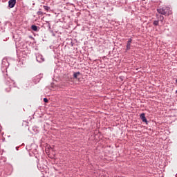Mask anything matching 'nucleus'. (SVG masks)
Returning <instances> with one entry per match:
<instances>
[{
    "mask_svg": "<svg viewBox=\"0 0 177 177\" xmlns=\"http://www.w3.org/2000/svg\"><path fill=\"white\" fill-rule=\"evenodd\" d=\"M43 8L46 12H49V10H50V7H48V6H44Z\"/></svg>",
    "mask_w": 177,
    "mask_h": 177,
    "instance_id": "obj_9",
    "label": "nucleus"
},
{
    "mask_svg": "<svg viewBox=\"0 0 177 177\" xmlns=\"http://www.w3.org/2000/svg\"><path fill=\"white\" fill-rule=\"evenodd\" d=\"M44 103H48V98H44Z\"/></svg>",
    "mask_w": 177,
    "mask_h": 177,
    "instance_id": "obj_14",
    "label": "nucleus"
},
{
    "mask_svg": "<svg viewBox=\"0 0 177 177\" xmlns=\"http://www.w3.org/2000/svg\"><path fill=\"white\" fill-rule=\"evenodd\" d=\"M132 42V39L129 38L128 39L127 44V48L126 50H129L131 49V43Z\"/></svg>",
    "mask_w": 177,
    "mask_h": 177,
    "instance_id": "obj_5",
    "label": "nucleus"
},
{
    "mask_svg": "<svg viewBox=\"0 0 177 177\" xmlns=\"http://www.w3.org/2000/svg\"><path fill=\"white\" fill-rule=\"evenodd\" d=\"M9 67V59L8 58H3L1 62V68L6 70Z\"/></svg>",
    "mask_w": 177,
    "mask_h": 177,
    "instance_id": "obj_2",
    "label": "nucleus"
},
{
    "mask_svg": "<svg viewBox=\"0 0 177 177\" xmlns=\"http://www.w3.org/2000/svg\"><path fill=\"white\" fill-rule=\"evenodd\" d=\"M31 28H32V31H38V27H37V26H35V25H32Z\"/></svg>",
    "mask_w": 177,
    "mask_h": 177,
    "instance_id": "obj_8",
    "label": "nucleus"
},
{
    "mask_svg": "<svg viewBox=\"0 0 177 177\" xmlns=\"http://www.w3.org/2000/svg\"><path fill=\"white\" fill-rule=\"evenodd\" d=\"M140 118L142 122H147V119H146V115H145V113H141Z\"/></svg>",
    "mask_w": 177,
    "mask_h": 177,
    "instance_id": "obj_6",
    "label": "nucleus"
},
{
    "mask_svg": "<svg viewBox=\"0 0 177 177\" xmlns=\"http://www.w3.org/2000/svg\"><path fill=\"white\" fill-rule=\"evenodd\" d=\"M10 89H9L8 91V92H10Z\"/></svg>",
    "mask_w": 177,
    "mask_h": 177,
    "instance_id": "obj_17",
    "label": "nucleus"
},
{
    "mask_svg": "<svg viewBox=\"0 0 177 177\" xmlns=\"http://www.w3.org/2000/svg\"><path fill=\"white\" fill-rule=\"evenodd\" d=\"M37 15H42V12H41V11L37 12Z\"/></svg>",
    "mask_w": 177,
    "mask_h": 177,
    "instance_id": "obj_15",
    "label": "nucleus"
},
{
    "mask_svg": "<svg viewBox=\"0 0 177 177\" xmlns=\"http://www.w3.org/2000/svg\"><path fill=\"white\" fill-rule=\"evenodd\" d=\"M15 5H16V0H10L8 1L9 8H15Z\"/></svg>",
    "mask_w": 177,
    "mask_h": 177,
    "instance_id": "obj_4",
    "label": "nucleus"
},
{
    "mask_svg": "<svg viewBox=\"0 0 177 177\" xmlns=\"http://www.w3.org/2000/svg\"><path fill=\"white\" fill-rule=\"evenodd\" d=\"M48 28H50V24H48Z\"/></svg>",
    "mask_w": 177,
    "mask_h": 177,
    "instance_id": "obj_16",
    "label": "nucleus"
},
{
    "mask_svg": "<svg viewBox=\"0 0 177 177\" xmlns=\"http://www.w3.org/2000/svg\"><path fill=\"white\" fill-rule=\"evenodd\" d=\"M158 13L160 15H171L172 13V10L169 7H162V8H159L157 10Z\"/></svg>",
    "mask_w": 177,
    "mask_h": 177,
    "instance_id": "obj_1",
    "label": "nucleus"
},
{
    "mask_svg": "<svg viewBox=\"0 0 177 177\" xmlns=\"http://www.w3.org/2000/svg\"><path fill=\"white\" fill-rule=\"evenodd\" d=\"M176 93H177V90L176 91Z\"/></svg>",
    "mask_w": 177,
    "mask_h": 177,
    "instance_id": "obj_18",
    "label": "nucleus"
},
{
    "mask_svg": "<svg viewBox=\"0 0 177 177\" xmlns=\"http://www.w3.org/2000/svg\"><path fill=\"white\" fill-rule=\"evenodd\" d=\"M159 20L160 21H164V16H160Z\"/></svg>",
    "mask_w": 177,
    "mask_h": 177,
    "instance_id": "obj_12",
    "label": "nucleus"
},
{
    "mask_svg": "<svg viewBox=\"0 0 177 177\" xmlns=\"http://www.w3.org/2000/svg\"><path fill=\"white\" fill-rule=\"evenodd\" d=\"M153 26H158V21H154Z\"/></svg>",
    "mask_w": 177,
    "mask_h": 177,
    "instance_id": "obj_13",
    "label": "nucleus"
},
{
    "mask_svg": "<svg viewBox=\"0 0 177 177\" xmlns=\"http://www.w3.org/2000/svg\"><path fill=\"white\" fill-rule=\"evenodd\" d=\"M10 86H12V85L13 86H16V84L15 83V82H13V80H10Z\"/></svg>",
    "mask_w": 177,
    "mask_h": 177,
    "instance_id": "obj_11",
    "label": "nucleus"
},
{
    "mask_svg": "<svg viewBox=\"0 0 177 177\" xmlns=\"http://www.w3.org/2000/svg\"><path fill=\"white\" fill-rule=\"evenodd\" d=\"M37 62H39V63H42V62H45V59L44 58V56L41 55H39L36 57Z\"/></svg>",
    "mask_w": 177,
    "mask_h": 177,
    "instance_id": "obj_3",
    "label": "nucleus"
},
{
    "mask_svg": "<svg viewBox=\"0 0 177 177\" xmlns=\"http://www.w3.org/2000/svg\"><path fill=\"white\" fill-rule=\"evenodd\" d=\"M80 74H81V73L80 72H76L73 74V77L74 78H78V75H80Z\"/></svg>",
    "mask_w": 177,
    "mask_h": 177,
    "instance_id": "obj_10",
    "label": "nucleus"
},
{
    "mask_svg": "<svg viewBox=\"0 0 177 177\" xmlns=\"http://www.w3.org/2000/svg\"><path fill=\"white\" fill-rule=\"evenodd\" d=\"M39 80H41V75H37V76L34 78L35 82H39Z\"/></svg>",
    "mask_w": 177,
    "mask_h": 177,
    "instance_id": "obj_7",
    "label": "nucleus"
}]
</instances>
